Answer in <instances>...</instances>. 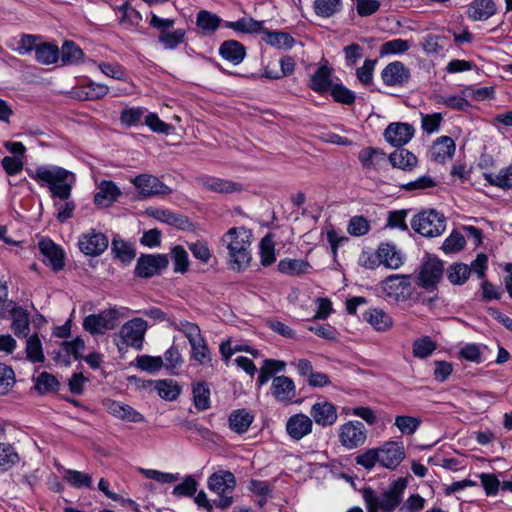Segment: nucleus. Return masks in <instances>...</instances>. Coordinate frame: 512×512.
Wrapping results in <instances>:
<instances>
[{
    "mask_svg": "<svg viewBox=\"0 0 512 512\" xmlns=\"http://www.w3.org/2000/svg\"><path fill=\"white\" fill-rule=\"evenodd\" d=\"M64 478L74 488H92V477L88 473L68 469Z\"/></svg>",
    "mask_w": 512,
    "mask_h": 512,
    "instance_id": "obj_49",
    "label": "nucleus"
},
{
    "mask_svg": "<svg viewBox=\"0 0 512 512\" xmlns=\"http://www.w3.org/2000/svg\"><path fill=\"white\" fill-rule=\"evenodd\" d=\"M343 9L342 0H314V13L320 18H331L339 14Z\"/></svg>",
    "mask_w": 512,
    "mask_h": 512,
    "instance_id": "obj_34",
    "label": "nucleus"
},
{
    "mask_svg": "<svg viewBox=\"0 0 512 512\" xmlns=\"http://www.w3.org/2000/svg\"><path fill=\"white\" fill-rule=\"evenodd\" d=\"M426 500L419 494H411L400 504L398 512H420L425 507Z\"/></svg>",
    "mask_w": 512,
    "mask_h": 512,
    "instance_id": "obj_61",
    "label": "nucleus"
},
{
    "mask_svg": "<svg viewBox=\"0 0 512 512\" xmlns=\"http://www.w3.org/2000/svg\"><path fill=\"white\" fill-rule=\"evenodd\" d=\"M496 12L493 0H475L468 8V17L474 21H482L490 18Z\"/></svg>",
    "mask_w": 512,
    "mask_h": 512,
    "instance_id": "obj_27",
    "label": "nucleus"
},
{
    "mask_svg": "<svg viewBox=\"0 0 512 512\" xmlns=\"http://www.w3.org/2000/svg\"><path fill=\"white\" fill-rule=\"evenodd\" d=\"M406 487L407 480L405 478H398L381 493L375 492L370 487L363 490L369 496V503L373 501L380 508L381 512H395L396 510L398 511L400 504L403 502Z\"/></svg>",
    "mask_w": 512,
    "mask_h": 512,
    "instance_id": "obj_3",
    "label": "nucleus"
},
{
    "mask_svg": "<svg viewBox=\"0 0 512 512\" xmlns=\"http://www.w3.org/2000/svg\"><path fill=\"white\" fill-rule=\"evenodd\" d=\"M197 485V481L192 476H186L182 483L174 487L173 494L177 497H191L196 493Z\"/></svg>",
    "mask_w": 512,
    "mask_h": 512,
    "instance_id": "obj_63",
    "label": "nucleus"
},
{
    "mask_svg": "<svg viewBox=\"0 0 512 512\" xmlns=\"http://www.w3.org/2000/svg\"><path fill=\"white\" fill-rule=\"evenodd\" d=\"M356 463L365 469L371 470L377 463L380 464L379 448L368 449L356 457Z\"/></svg>",
    "mask_w": 512,
    "mask_h": 512,
    "instance_id": "obj_64",
    "label": "nucleus"
},
{
    "mask_svg": "<svg viewBox=\"0 0 512 512\" xmlns=\"http://www.w3.org/2000/svg\"><path fill=\"white\" fill-rule=\"evenodd\" d=\"M117 10L121 14L119 22L126 28L137 27L142 21L140 12L133 8L128 2L119 6Z\"/></svg>",
    "mask_w": 512,
    "mask_h": 512,
    "instance_id": "obj_41",
    "label": "nucleus"
},
{
    "mask_svg": "<svg viewBox=\"0 0 512 512\" xmlns=\"http://www.w3.org/2000/svg\"><path fill=\"white\" fill-rule=\"evenodd\" d=\"M483 178L492 186L502 189L512 188V165L505 167L499 173H484Z\"/></svg>",
    "mask_w": 512,
    "mask_h": 512,
    "instance_id": "obj_38",
    "label": "nucleus"
},
{
    "mask_svg": "<svg viewBox=\"0 0 512 512\" xmlns=\"http://www.w3.org/2000/svg\"><path fill=\"white\" fill-rule=\"evenodd\" d=\"M192 358L199 364L203 365L211 361V352L205 343L203 337L200 340L195 341L194 345H191Z\"/></svg>",
    "mask_w": 512,
    "mask_h": 512,
    "instance_id": "obj_59",
    "label": "nucleus"
},
{
    "mask_svg": "<svg viewBox=\"0 0 512 512\" xmlns=\"http://www.w3.org/2000/svg\"><path fill=\"white\" fill-rule=\"evenodd\" d=\"M466 244L464 236L453 231L443 242L442 249L445 253H454L462 250Z\"/></svg>",
    "mask_w": 512,
    "mask_h": 512,
    "instance_id": "obj_58",
    "label": "nucleus"
},
{
    "mask_svg": "<svg viewBox=\"0 0 512 512\" xmlns=\"http://www.w3.org/2000/svg\"><path fill=\"white\" fill-rule=\"evenodd\" d=\"M260 258L261 264L265 267L275 262L274 242L268 236L262 238L260 241Z\"/></svg>",
    "mask_w": 512,
    "mask_h": 512,
    "instance_id": "obj_55",
    "label": "nucleus"
},
{
    "mask_svg": "<svg viewBox=\"0 0 512 512\" xmlns=\"http://www.w3.org/2000/svg\"><path fill=\"white\" fill-rule=\"evenodd\" d=\"M253 419V415L246 409L234 410L228 419L229 428L237 434H243L249 429Z\"/></svg>",
    "mask_w": 512,
    "mask_h": 512,
    "instance_id": "obj_30",
    "label": "nucleus"
},
{
    "mask_svg": "<svg viewBox=\"0 0 512 512\" xmlns=\"http://www.w3.org/2000/svg\"><path fill=\"white\" fill-rule=\"evenodd\" d=\"M15 383V373L13 369L6 364L0 363V395L9 392Z\"/></svg>",
    "mask_w": 512,
    "mask_h": 512,
    "instance_id": "obj_60",
    "label": "nucleus"
},
{
    "mask_svg": "<svg viewBox=\"0 0 512 512\" xmlns=\"http://www.w3.org/2000/svg\"><path fill=\"white\" fill-rule=\"evenodd\" d=\"M222 19L207 10H201L196 17V25L203 35L213 34L221 25Z\"/></svg>",
    "mask_w": 512,
    "mask_h": 512,
    "instance_id": "obj_32",
    "label": "nucleus"
},
{
    "mask_svg": "<svg viewBox=\"0 0 512 512\" xmlns=\"http://www.w3.org/2000/svg\"><path fill=\"white\" fill-rule=\"evenodd\" d=\"M171 258L174 263V272L185 273L189 267V259L187 251L180 245L171 250Z\"/></svg>",
    "mask_w": 512,
    "mask_h": 512,
    "instance_id": "obj_52",
    "label": "nucleus"
},
{
    "mask_svg": "<svg viewBox=\"0 0 512 512\" xmlns=\"http://www.w3.org/2000/svg\"><path fill=\"white\" fill-rule=\"evenodd\" d=\"M347 230L350 235L360 237L370 230V223L364 216H354L349 220Z\"/></svg>",
    "mask_w": 512,
    "mask_h": 512,
    "instance_id": "obj_57",
    "label": "nucleus"
},
{
    "mask_svg": "<svg viewBox=\"0 0 512 512\" xmlns=\"http://www.w3.org/2000/svg\"><path fill=\"white\" fill-rule=\"evenodd\" d=\"M143 386L153 387L159 397L166 401L176 400L181 393V387L172 379L148 380Z\"/></svg>",
    "mask_w": 512,
    "mask_h": 512,
    "instance_id": "obj_24",
    "label": "nucleus"
},
{
    "mask_svg": "<svg viewBox=\"0 0 512 512\" xmlns=\"http://www.w3.org/2000/svg\"><path fill=\"white\" fill-rule=\"evenodd\" d=\"M413 230L425 237L440 236L446 229V219L434 209L424 210L411 220Z\"/></svg>",
    "mask_w": 512,
    "mask_h": 512,
    "instance_id": "obj_5",
    "label": "nucleus"
},
{
    "mask_svg": "<svg viewBox=\"0 0 512 512\" xmlns=\"http://www.w3.org/2000/svg\"><path fill=\"white\" fill-rule=\"evenodd\" d=\"M84 56L81 48L72 41H65L61 48V60L64 64L78 63Z\"/></svg>",
    "mask_w": 512,
    "mask_h": 512,
    "instance_id": "obj_46",
    "label": "nucleus"
},
{
    "mask_svg": "<svg viewBox=\"0 0 512 512\" xmlns=\"http://www.w3.org/2000/svg\"><path fill=\"white\" fill-rule=\"evenodd\" d=\"M332 69L327 65L320 66L316 72L311 76L309 81V87L317 93H325L331 88Z\"/></svg>",
    "mask_w": 512,
    "mask_h": 512,
    "instance_id": "obj_29",
    "label": "nucleus"
},
{
    "mask_svg": "<svg viewBox=\"0 0 512 512\" xmlns=\"http://www.w3.org/2000/svg\"><path fill=\"white\" fill-rule=\"evenodd\" d=\"M123 314L117 308H108L98 314H90L83 320V328L92 335H101L115 329Z\"/></svg>",
    "mask_w": 512,
    "mask_h": 512,
    "instance_id": "obj_6",
    "label": "nucleus"
},
{
    "mask_svg": "<svg viewBox=\"0 0 512 512\" xmlns=\"http://www.w3.org/2000/svg\"><path fill=\"white\" fill-rule=\"evenodd\" d=\"M15 448L9 443H0V470L7 471L19 462Z\"/></svg>",
    "mask_w": 512,
    "mask_h": 512,
    "instance_id": "obj_42",
    "label": "nucleus"
},
{
    "mask_svg": "<svg viewBox=\"0 0 512 512\" xmlns=\"http://www.w3.org/2000/svg\"><path fill=\"white\" fill-rule=\"evenodd\" d=\"M444 264L437 257L428 255L419 267L417 285L428 291L434 290L443 277Z\"/></svg>",
    "mask_w": 512,
    "mask_h": 512,
    "instance_id": "obj_7",
    "label": "nucleus"
},
{
    "mask_svg": "<svg viewBox=\"0 0 512 512\" xmlns=\"http://www.w3.org/2000/svg\"><path fill=\"white\" fill-rule=\"evenodd\" d=\"M456 150L455 143L451 137L441 136L431 148V159L437 163H444L452 158Z\"/></svg>",
    "mask_w": 512,
    "mask_h": 512,
    "instance_id": "obj_25",
    "label": "nucleus"
},
{
    "mask_svg": "<svg viewBox=\"0 0 512 512\" xmlns=\"http://www.w3.org/2000/svg\"><path fill=\"white\" fill-rule=\"evenodd\" d=\"M470 274V267L463 263L453 264L447 269V278L454 285L465 283Z\"/></svg>",
    "mask_w": 512,
    "mask_h": 512,
    "instance_id": "obj_45",
    "label": "nucleus"
},
{
    "mask_svg": "<svg viewBox=\"0 0 512 512\" xmlns=\"http://www.w3.org/2000/svg\"><path fill=\"white\" fill-rule=\"evenodd\" d=\"M194 406L198 410H207L210 408V389L206 382L200 381L192 386Z\"/></svg>",
    "mask_w": 512,
    "mask_h": 512,
    "instance_id": "obj_37",
    "label": "nucleus"
},
{
    "mask_svg": "<svg viewBox=\"0 0 512 512\" xmlns=\"http://www.w3.org/2000/svg\"><path fill=\"white\" fill-rule=\"evenodd\" d=\"M59 59V49L51 43H40L35 47V60L42 65L54 64Z\"/></svg>",
    "mask_w": 512,
    "mask_h": 512,
    "instance_id": "obj_35",
    "label": "nucleus"
},
{
    "mask_svg": "<svg viewBox=\"0 0 512 512\" xmlns=\"http://www.w3.org/2000/svg\"><path fill=\"white\" fill-rule=\"evenodd\" d=\"M236 478L231 471L218 470L212 473L207 480V486L210 491L218 495L214 500L216 507L226 509L233 503L232 492L236 487Z\"/></svg>",
    "mask_w": 512,
    "mask_h": 512,
    "instance_id": "obj_4",
    "label": "nucleus"
},
{
    "mask_svg": "<svg viewBox=\"0 0 512 512\" xmlns=\"http://www.w3.org/2000/svg\"><path fill=\"white\" fill-rule=\"evenodd\" d=\"M277 267L278 271L282 274L299 276L307 273L311 265L308 261L302 259L285 258L279 261Z\"/></svg>",
    "mask_w": 512,
    "mask_h": 512,
    "instance_id": "obj_33",
    "label": "nucleus"
},
{
    "mask_svg": "<svg viewBox=\"0 0 512 512\" xmlns=\"http://www.w3.org/2000/svg\"><path fill=\"white\" fill-rule=\"evenodd\" d=\"M136 363L138 368L149 373L158 372L162 367H164L163 359L160 356H138L136 358Z\"/></svg>",
    "mask_w": 512,
    "mask_h": 512,
    "instance_id": "obj_53",
    "label": "nucleus"
},
{
    "mask_svg": "<svg viewBox=\"0 0 512 512\" xmlns=\"http://www.w3.org/2000/svg\"><path fill=\"white\" fill-rule=\"evenodd\" d=\"M311 419L321 427L332 426L337 422L338 413L336 406L328 401H319L310 409Z\"/></svg>",
    "mask_w": 512,
    "mask_h": 512,
    "instance_id": "obj_19",
    "label": "nucleus"
},
{
    "mask_svg": "<svg viewBox=\"0 0 512 512\" xmlns=\"http://www.w3.org/2000/svg\"><path fill=\"white\" fill-rule=\"evenodd\" d=\"M108 245L107 236L95 229H90L81 234L78 239V247L86 256H99L108 248Z\"/></svg>",
    "mask_w": 512,
    "mask_h": 512,
    "instance_id": "obj_10",
    "label": "nucleus"
},
{
    "mask_svg": "<svg viewBox=\"0 0 512 512\" xmlns=\"http://www.w3.org/2000/svg\"><path fill=\"white\" fill-rule=\"evenodd\" d=\"M26 355L32 363H41L44 361V353L41 341L37 334H33L26 341Z\"/></svg>",
    "mask_w": 512,
    "mask_h": 512,
    "instance_id": "obj_44",
    "label": "nucleus"
},
{
    "mask_svg": "<svg viewBox=\"0 0 512 512\" xmlns=\"http://www.w3.org/2000/svg\"><path fill=\"white\" fill-rule=\"evenodd\" d=\"M313 429V420L304 413H297L290 416L286 422V432L295 441L309 435Z\"/></svg>",
    "mask_w": 512,
    "mask_h": 512,
    "instance_id": "obj_18",
    "label": "nucleus"
},
{
    "mask_svg": "<svg viewBox=\"0 0 512 512\" xmlns=\"http://www.w3.org/2000/svg\"><path fill=\"white\" fill-rule=\"evenodd\" d=\"M220 56L237 65L240 64L246 55V50L243 44L236 40H226L219 47Z\"/></svg>",
    "mask_w": 512,
    "mask_h": 512,
    "instance_id": "obj_26",
    "label": "nucleus"
},
{
    "mask_svg": "<svg viewBox=\"0 0 512 512\" xmlns=\"http://www.w3.org/2000/svg\"><path fill=\"white\" fill-rule=\"evenodd\" d=\"M271 394L277 402L291 404L297 395L294 381L288 376H275L272 379Z\"/></svg>",
    "mask_w": 512,
    "mask_h": 512,
    "instance_id": "obj_16",
    "label": "nucleus"
},
{
    "mask_svg": "<svg viewBox=\"0 0 512 512\" xmlns=\"http://www.w3.org/2000/svg\"><path fill=\"white\" fill-rule=\"evenodd\" d=\"M98 191L94 196V203L97 206L109 207L121 195L120 189L110 180H103L98 184Z\"/></svg>",
    "mask_w": 512,
    "mask_h": 512,
    "instance_id": "obj_22",
    "label": "nucleus"
},
{
    "mask_svg": "<svg viewBox=\"0 0 512 512\" xmlns=\"http://www.w3.org/2000/svg\"><path fill=\"white\" fill-rule=\"evenodd\" d=\"M339 442L346 449H355L362 446L367 439V431L360 421H349L342 424L338 430Z\"/></svg>",
    "mask_w": 512,
    "mask_h": 512,
    "instance_id": "obj_8",
    "label": "nucleus"
},
{
    "mask_svg": "<svg viewBox=\"0 0 512 512\" xmlns=\"http://www.w3.org/2000/svg\"><path fill=\"white\" fill-rule=\"evenodd\" d=\"M379 263L390 269H398L403 264V254L390 243H382L377 249Z\"/></svg>",
    "mask_w": 512,
    "mask_h": 512,
    "instance_id": "obj_23",
    "label": "nucleus"
},
{
    "mask_svg": "<svg viewBox=\"0 0 512 512\" xmlns=\"http://www.w3.org/2000/svg\"><path fill=\"white\" fill-rule=\"evenodd\" d=\"M148 324L142 318H133L122 325L119 335L127 346L140 350Z\"/></svg>",
    "mask_w": 512,
    "mask_h": 512,
    "instance_id": "obj_11",
    "label": "nucleus"
},
{
    "mask_svg": "<svg viewBox=\"0 0 512 512\" xmlns=\"http://www.w3.org/2000/svg\"><path fill=\"white\" fill-rule=\"evenodd\" d=\"M388 297L397 301L404 300L412 293L410 275H390L382 283Z\"/></svg>",
    "mask_w": 512,
    "mask_h": 512,
    "instance_id": "obj_12",
    "label": "nucleus"
},
{
    "mask_svg": "<svg viewBox=\"0 0 512 512\" xmlns=\"http://www.w3.org/2000/svg\"><path fill=\"white\" fill-rule=\"evenodd\" d=\"M12 319L11 329L18 338H26L30 333V315L22 307L18 308L10 317Z\"/></svg>",
    "mask_w": 512,
    "mask_h": 512,
    "instance_id": "obj_31",
    "label": "nucleus"
},
{
    "mask_svg": "<svg viewBox=\"0 0 512 512\" xmlns=\"http://www.w3.org/2000/svg\"><path fill=\"white\" fill-rule=\"evenodd\" d=\"M169 259L166 254H142L135 266V275L150 278L160 274L168 267Z\"/></svg>",
    "mask_w": 512,
    "mask_h": 512,
    "instance_id": "obj_9",
    "label": "nucleus"
},
{
    "mask_svg": "<svg viewBox=\"0 0 512 512\" xmlns=\"http://www.w3.org/2000/svg\"><path fill=\"white\" fill-rule=\"evenodd\" d=\"M30 177L40 185H48L53 198L64 200V203L54 205L58 212L56 218L64 223L73 216L76 208L74 201L70 200L72 187L75 184V176L72 172L59 166H39Z\"/></svg>",
    "mask_w": 512,
    "mask_h": 512,
    "instance_id": "obj_1",
    "label": "nucleus"
},
{
    "mask_svg": "<svg viewBox=\"0 0 512 512\" xmlns=\"http://www.w3.org/2000/svg\"><path fill=\"white\" fill-rule=\"evenodd\" d=\"M109 92L108 86L100 83L89 82L87 85L83 87L82 93L85 95V99L87 100H97Z\"/></svg>",
    "mask_w": 512,
    "mask_h": 512,
    "instance_id": "obj_62",
    "label": "nucleus"
},
{
    "mask_svg": "<svg viewBox=\"0 0 512 512\" xmlns=\"http://www.w3.org/2000/svg\"><path fill=\"white\" fill-rule=\"evenodd\" d=\"M39 250L43 255V261L49 264L53 270L59 271L64 267V252L51 239H42L39 242Z\"/></svg>",
    "mask_w": 512,
    "mask_h": 512,
    "instance_id": "obj_21",
    "label": "nucleus"
},
{
    "mask_svg": "<svg viewBox=\"0 0 512 512\" xmlns=\"http://www.w3.org/2000/svg\"><path fill=\"white\" fill-rule=\"evenodd\" d=\"M263 21H256L252 18H241L237 21H226L225 27L241 33H255L263 30Z\"/></svg>",
    "mask_w": 512,
    "mask_h": 512,
    "instance_id": "obj_40",
    "label": "nucleus"
},
{
    "mask_svg": "<svg viewBox=\"0 0 512 512\" xmlns=\"http://www.w3.org/2000/svg\"><path fill=\"white\" fill-rule=\"evenodd\" d=\"M410 77L409 68L400 61L389 63L381 72V78L387 86H404Z\"/></svg>",
    "mask_w": 512,
    "mask_h": 512,
    "instance_id": "obj_17",
    "label": "nucleus"
},
{
    "mask_svg": "<svg viewBox=\"0 0 512 512\" xmlns=\"http://www.w3.org/2000/svg\"><path fill=\"white\" fill-rule=\"evenodd\" d=\"M132 183L144 197L155 195H168L172 192L171 188L161 182L156 176L150 174H141L132 179Z\"/></svg>",
    "mask_w": 512,
    "mask_h": 512,
    "instance_id": "obj_13",
    "label": "nucleus"
},
{
    "mask_svg": "<svg viewBox=\"0 0 512 512\" xmlns=\"http://www.w3.org/2000/svg\"><path fill=\"white\" fill-rule=\"evenodd\" d=\"M414 135V128L407 123H391L384 131V137L391 145L400 147L408 143Z\"/></svg>",
    "mask_w": 512,
    "mask_h": 512,
    "instance_id": "obj_20",
    "label": "nucleus"
},
{
    "mask_svg": "<svg viewBox=\"0 0 512 512\" xmlns=\"http://www.w3.org/2000/svg\"><path fill=\"white\" fill-rule=\"evenodd\" d=\"M409 48V41L398 38L383 43L380 47L379 53L381 56L403 54L407 52Z\"/></svg>",
    "mask_w": 512,
    "mask_h": 512,
    "instance_id": "obj_51",
    "label": "nucleus"
},
{
    "mask_svg": "<svg viewBox=\"0 0 512 512\" xmlns=\"http://www.w3.org/2000/svg\"><path fill=\"white\" fill-rule=\"evenodd\" d=\"M222 242L228 249L230 268L238 272L246 269L252 260L250 251L252 244L251 232L244 227L230 228L223 235Z\"/></svg>",
    "mask_w": 512,
    "mask_h": 512,
    "instance_id": "obj_2",
    "label": "nucleus"
},
{
    "mask_svg": "<svg viewBox=\"0 0 512 512\" xmlns=\"http://www.w3.org/2000/svg\"><path fill=\"white\" fill-rule=\"evenodd\" d=\"M389 161L393 167L402 170H411L417 164L416 156L406 149H397L392 152Z\"/></svg>",
    "mask_w": 512,
    "mask_h": 512,
    "instance_id": "obj_36",
    "label": "nucleus"
},
{
    "mask_svg": "<svg viewBox=\"0 0 512 512\" xmlns=\"http://www.w3.org/2000/svg\"><path fill=\"white\" fill-rule=\"evenodd\" d=\"M412 348L416 358L425 359L436 350L437 344L429 336H423L413 342Z\"/></svg>",
    "mask_w": 512,
    "mask_h": 512,
    "instance_id": "obj_43",
    "label": "nucleus"
},
{
    "mask_svg": "<svg viewBox=\"0 0 512 512\" xmlns=\"http://www.w3.org/2000/svg\"><path fill=\"white\" fill-rule=\"evenodd\" d=\"M198 183L207 191L219 194L240 193L244 190L243 184L229 179L204 175L198 178Z\"/></svg>",
    "mask_w": 512,
    "mask_h": 512,
    "instance_id": "obj_14",
    "label": "nucleus"
},
{
    "mask_svg": "<svg viewBox=\"0 0 512 512\" xmlns=\"http://www.w3.org/2000/svg\"><path fill=\"white\" fill-rule=\"evenodd\" d=\"M364 318L371 324L377 331H386L393 325L392 318L381 309H371Z\"/></svg>",
    "mask_w": 512,
    "mask_h": 512,
    "instance_id": "obj_39",
    "label": "nucleus"
},
{
    "mask_svg": "<svg viewBox=\"0 0 512 512\" xmlns=\"http://www.w3.org/2000/svg\"><path fill=\"white\" fill-rule=\"evenodd\" d=\"M331 95L336 102L345 105H352L356 99L354 92L342 84H334L331 86Z\"/></svg>",
    "mask_w": 512,
    "mask_h": 512,
    "instance_id": "obj_56",
    "label": "nucleus"
},
{
    "mask_svg": "<svg viewBox=\"0 0 512 512\" xmlns=\"http://www.w3.org/2000/svg\"><path fill=\"white\" fill-rule=\"evenodd\" d=\"M380 465L387 469H395L405 458L402 442L388 441L379 448Z\"/></svg>",
    "mask_w": 512,
    "mask_h": 512,
    "instance_id": "obj_15",
    "label": "nucleus"
},
{
    "mask_svg": "<svg viewBox=\"0 0 512 512\" xmlns=\"http://www.w3.org/2000/svg\"><path fill=\"white\" fill-rule=\"evenodd\" d=\"M186 31L184 29H176L174 31H163L159 35V42L166 49H175L185 40Z\"/></svg>",
    "mask_w": 512,
    "mask_h": 512,
    "instance_id": "obj_47",
    "label": "nucleus"
},
{
    "mask_svg": "<svg viewBox=\"0 0 512 512\" xmlns=\"http://www.w3.org/2000/svg\"><path fill=\"white\" fill-rule=\"evenodd\" d=\"M394 424L402 434L412 435L420 427L421 419L417 417L401 415L395 418Z\"/></svg>",
    "mask_w": 512,
    "mask_h": 512,
    "instance_id": "obj_50",
    "label": "nucleus"
},
{
    "mask_svg": "<svg viewBox=\"0 0 512 512\" xmlns=\"http://www.w3.org/2000/svg\"><path fill=\"white\" fill-rule=\"evenodd\" d=\"M35 387L40 393L45 394L57 391L59 382L55 376L47 372H42L37 378Z\"/></svg>",
    "mask_w": 512,
    "mask_h": 512,
    "instance_id": "obj_54",
    "label": "nucleus"
},
{
    "mask_svg": "<svg viewBox=\"0 0 512 512\" xmlns=\"http://www.w3.org/2000/svg\"><path fill=\"white\" fill-rule=\"evenodd\" d=\"M111 253L115 259L124 264H130L136 257V250L132 243L126 242L119 237H114L111 244Z\"/></svg>",
    "mask_w": 512,
    "mask_h": 512,
    "instance_id": "obj_28",
    "label": "nucleus"
},
{
    "mask_svg": "<svg viewBox=\"0 0 512 512\" xmlns=\"http://www.w3.org/2000/svg\"><path fill=\"white\" fill-rule=\"evenodd\" d=\"M265 41L267 44L278 49L291 48L294 44V38L285 32H267Z\"/></svg>",
    "mask_w": 512,
    "mask_h": 512,
    "instance_id": "obj_48",
    "label": "nucleus"
}]
</instances>
